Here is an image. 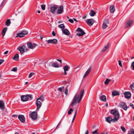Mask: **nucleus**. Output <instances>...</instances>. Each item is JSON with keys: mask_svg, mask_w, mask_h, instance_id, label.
Returning <instances> with one entry per match:
<instances>
[{"mask_svg": "<svg viewBox=\"0 0 134 134\" xmlns=\"http://www.w3.org/2000/svg\"><path fill=\"white\" fill-rule=\"evenodd\" d=\"M63 9V6L62 5L60 6L59 7L58 9L57 10V13L58 14H61L62 13Z\"/></svg>", "mask_w": 134, "mask_h": 134, "instance_id": "18", "label": "nucleus"}, {"mask_svg": "<svg viewBox=\"0 0 134 134\" xmlns=\"http://www.w3.org/2000/svg\"><path fill=\"white\" fill-rule=\"evenodd\" d=\"M100 99L101 101L105 102L107 101L106 97L105 95L102 96L100 98Z\"/></svg>", "mask_w": 134, "mask_h": 134, "instance_id": "21", "label": "nucleus"}, {"mask_svg": "<svg viewBox=\"0 0 134 134\" xmlns=\"http://www.w3.org/2000/svg\"><path fill=\"white\" fill-rule=\"evenodd\" d=\"M120 107L125 110H126L127 109V107L126 104L124 102H121L120 104Z\"/></svg>", "mask_w": 134, "mask_h": 134, "instance_id": "6", "label": "nucleus"}, {"mask_svg": "<svg viewBox=\"0 0 134 134\" xmlns=\"http://www.w3.org/2000/svg\"><path fill=\"white\" fill-rule=\"evenodd\" d=\"M17 70V68L16 67H14L11 70L13 71H15Z\"/></svg>", "mask_w": 134, "mask_h": 134, "instance_id": "43", "label": "nucleus"}, {"mask_svg": "<svg viewBox=\"0 0 134 134\" xmlns=\"http://www.w3.org/2000/svg\"><path fill=\"white\" fill-rule=\"evenodd\" d=\"M52 66L53 67L55 68H58L59 67V66L58 64L56 63H54L52 65Z\"/></svg>", "mask_w": 134, "mask_h": 134, "instance_id": "33", "label": "nucleus"}, {"mask_svg": "<svg viewBox=\"0 0 134 134\" xmlns=\"http://www.w3.org/2000/svg\"><path fill=\"white\" fill-rule=\"evenodd\" d=\"M8 52H9V51H6L4 53V54H7L8 53Z\"/></svg>", "mask_w": 134, "mask_h": 134, "instance_id": "55", "label": "nucleus"}, {"mask_svg": "<svg viewBox=\"0 0 134 134\" xmlns=\"http://www.w3.org/2000/svg\"><path fill=\"white\" fill-rule=\"evenodd\" d=\"M4 62V60L0 59V65L1 64Z\"/></svg>", "mask_w": 134, "mask_h": 134, "instance_id": "50", "label": "nucleus"}, {"mask_svg": "<svg viewBox=\"0 0 134 134\" xmlns=\"http://www.w3.org/2000/svg\"><path fill=\"white\" fill-rule=\"evenodd\" d=\"M29 98L31 99L32 98V96L31 95L27 94L26 95H22L21 96V100L23 102H25L28 100Z\"/></svg>", "mask_w": 134, "mask_h": 134, "instance_id": "3", "label": "nucleus"}, {"mask_svg": "<svg viewBox=\"0 0 134 134\" xmlns=\"http://www.w3.org/2000/svg\"><path fill=\"white\" fill-rule=\"evenodd\" d=\"M69 66L66 65L64 66V75H65L67 74V73L66 72V71H67L69 69Z\"/></svg>", "mask_w": 134, "mask_h": 134, "instance_id": "23", "label": "nucleus"}, {"mask_svg": "<svg viewBox=\"0 0 134 134\" xmlns=\"http://www.w3.org/2000/svg\"><path fill=\"white\" fill-rule=\"evenodd\" d=\"M121 128L123 132H126V130L125 129V127H124L122 126H121Z\"/></svg>", "mask_w": 134, "mask_h": 134, "instance_id": "38", "label": "nucleus"}, {"mask_svg": "<svg viewBox=\"0 0 134 134\" xmlns=\"http://www.w3.org/2000/svg\"><path fill=\"white\" fill-rule=\"evenodd\" d=\"M52 35L53 36H55L56 35V34L54 32V31H53L52 32Z\"/></svg>", "mask_w": 134, "mask_h": 134, "instance_id": "53", "label": "nucleus"}, {"mask_svg": "<svg viewBox=\"0 0 134 134\" xmlns=\"http://www.w3.org/2000/svg\"><path fill=\"white\" fill-rule=\"evenodd\" d=\"M119 65L121 67H122V63L121 61L120 60L119 61Z\"/></svg>", "mask_w": 134, "mask_h": 134, "instance_id": "46", "label": "nucleus"}, {"mask_svg": "<svg viewBox=\"0 0 134 134\" xmlns=\"http://www.w3.org/2000/svg\"><path fill=\"white\" fill-rule=\"evenodd\" d=\"M63 34L66 35H69L70 34V33L69 30L67 29H65L62 30Z\"/></svg>", "mask_w": 134, "mask_h": 134, "instance_id": "19", "label": "nucleus"}, {"mask_svg": "<svg viewBox=\"0 0 134 134\" xmlns=\"http://www.w3.org/2000/svg\"><path fill=\"white\" fill-rule=\"evenodd\" d=\"M30 116L32 118L35 120L37 119V113L36 112H32L31 113Z\"/></svg>", "mask_w": 134, "mask_h": 134, "instance_id": "8", "label": "nucleus"}, {"mask_svg": "<svg viewBox=\"0 0 134 134\" xmlns=\"http://www.w3.org/2000/svg\"><path fill=\"white\" fill-rule=\"evenodd\" d=\"M64 87H59L58 88V90L59 91L61 92H63L64 90Z\"/></svg>", "mask_w": 134, "mask_h": 134, "instance_id": "35", "label": "nucleus"}, {"mask_svg": "<svg viewBox=\"0 0 134 134\" xmlns=\"http://www.w3.org/2000/svg\"><path fill=\"white\" fill-rule=\"evenodd\" d=\"M84 90H82L80 95H77L74 97L73 101L71 104V106H74L77 103H79L84 93Z\"/></svg>", "mask_w": 134, "mask_h": 134, "instance_id": "1", "label": "nucleus"}, {"mask_svg": "<svg viewBox=\"0 0 134 134\" xmlns=\"http://www.w3.org/2000/svg\"><path fill=\"white\" fill-rule=\"evenodd\" d=\"M75 118L74 117H73L72 120V122H73V121H74L75 120Z\"/></svg>", "mask_w": 134, "mask_h": 134, "instance_id": "61", "label": "nucleus"}, {"mask_svg": "<svg viewBox=\"0 0 134 134\" xmlns=\"http://www.w3.org/2000/svg\"><path fill=\"white\" fill-rule=\"evenodd\" d=\"M131 132L128 134H134V130L133 129H131Z\"/></svg>", "mask_w": 134, "mask_h": 134, "instance_id": "45", "label": "nucleus"}, {"mask_svg": "<svg viewBox=\"0 0 134 134\" xmlns=\"http://www.w3.org/2000/svg\"><path fill=\"white\" fill-rule=\"evenodd\" d=\"M93 134H98V133L97 132V130H95L93 132Z\"/></svg>", "mask_w": 134, "mask_h": 134, "instance_id": "52", "label": "nucleus"}, {"mask_svg": "<svg viewBox=\"0 0 134 134\" xmlns=\"http://www.w3.org/2000/svg\"><path fill=\"white\" fill-rule=\"evenodd\" d=\"M47 66H52V64H51V63H49L47 64Z\"/></svg>", "mask_w": 134, "mask_h": 134, "instance_id": "54", "label": "nucleus"}, {"mask_svg": "<svg viewBox=\"0 0 134 134\" xmlns=\"http://www.w3.org/2000/svg\"><path fill=\"white\" fill-rule=\"evenodd\" d=\"M107 24H109V21L108 20H106L105 21V23Z\"/></svg>", "mask_w": 134, "mask_h": 134, "instance_id": "47", "label": "nucleus"}, {"mask_svg": "<svg viewBox=\"0 0 134 134\" xmlns=\"http://www.w3.org/2000/svg\"><path fill=\"white\" fill-rule=\"evenodd\" d=\"M37 12L38 13H40L41 12L39 10H37Z\"/></svg>", "mask_w": 134, "mask_h": 134, "instance_id": "63", "label": "nucleus"}, {"mask_svg": "<svg viewBox=\"0 0 134 134\" xmlns=\"http://www.w3.org/2000/svg\"><path fill=\"white\" fill-rule=\"evenodd\" d=\"M115 121L114 119V118L112 119L110 116L107 117L106 119V121L109 123H110L111 121L113 122H116Z\"/></svg>", "mask_w": 134, "mask_h": 134, "instance_id": "10", "label": "nucleus"}, {"mask_svg": "<svg viewBox=\"0 0 134 134\" xmlns=\"http://www.w3.org/2000/svg\"><path fill=\"white\" fill-rule=\"evenodd\" d=\"M69 21L70 23H73L74 22L73 20L71 19H69Z\"/></svg>", "mask_w": 134, "mask_h": 134, "instance_id": "51", "label": "nucleus"}, {"mask_svg": "<svg viewBox=\"0 0 134 134\" xmlns=\"http://www.w3.org/2000/svg\"><path fill=\"white\" fill-rule=\"evenodd\" d=\"M115 10V8L114 6L113 5H111L110 7V10L111 13H113L114 12Z\"/></svg>", "mask_w": 134, "mask_h": 134, "instance_id": "26", "label": "nucleus"}, {"mask_svg": "<svg viewBox=\"0 0 134 134\" xmlns=\"http://www.w3.org/2000/svg\"><path fill=\"white\" fill-rule=\"evenodd\" d=\"M119 92L116 91H114L112 93V95L114 96L119 95Z\"/></svg>", "mask_w": 134, "mask_h": 134, "instance_id": "30", "label": "nucleus"}, {"mask_svg": "<svg viewBox=\"0 0 134 134\" xmlns=\"http://www.w3.org/2000/svg\"><path fill=\"white\" fill-rule=\"evenodd\" d=\"M85 34V33L83 31L82 32H77V33L76 34L79 36H83Z\"/></svg>", "mask_w": 134, "mask_h": 134, "instance_id": "24", "label": "nucleus"}, {"mask_svg": "<svg viewBox=\"0 0 134 134\" xmlns=\"http://www.w3.org/2000/svg\"><path fill=\"white\" fill-rule=\"evenodd\" d=\"M8 28L7 27H5L2 31V35L3 36H4L5 34L6 31H7Z\"/></svg>", "mask_w": 134, "mask_h": 134, "instance_id": "28", "label": "nucleus"}, {"mask_svg": "<svg viewBox=\"0 0 134 134\" xmlns=\"http://www.w3.org/2000/svg\"><path fill=\"white\" fill-rule=\"evenodd\" d=\"M57 60L59 62H60V63H62V61L61 60H60V59H58Z\"/></svg>", "mask_w": 134, "mask_h": 134, "instance_id": "59", "label": "nucleus"}, {"mask_svg": "<svg viewBox=\"0 0 134 134\" xmlns=\"http://www.w3.org/2000/svg\"><path fill=\"white\" fill-rule=\"evenodd\" d=\"M73 111V110L72 108L70 109L69 110L68 114H70L71 113V112Z\"/></svg>", "mask_w": 134, "mask_h": 134, "instance_id": "39", "label": "nucleus"}, {"mask_svg": "<svg viewBox=\"0 0 134 134\" xmlns=\"http://www.w3.org/2000/svg\"><path fill=\"white\" fill-rule=\"evenodd\" d=\"M27 45L28 47L30 49L34 48L37 46V45L35 43H34L32 44L30 42L27 43Z\"/></svg>", "mask_w": 134, "mask_h": 134, "instance_id": "9", "label": "nucleus"}, {"mask_svg": "<svg viewBox=\"0 0 134 134\" xmlns=\"http://www.w3.org/2000/svg\"><path fill=\"white\" fill-rule=\"evenodd\" d=\"M96 13L93 10H91L90 13V15L91 16H94L96 14Z\"/></svg>", "mask_w": 134, "mask_h": 134, "instance_id": "25", "label": "nucleus"}, {"mask_svg": "<svg viewBox=\"0 0 134 134\" xmlns=\"http://www.w3.org/2000/svg\"><path fill=\"white\" fill-rule=\"evenodd\" d=\"M34 74L33 72H31L30 73L29 76V77L30 78Z\"/></svg>", "mask_w": 134, "mask_h": 134, "instance_id": "44", "label": "nucleus"}, {"mask_svg": "<svg viewBox=\"0 0 134 134\" xmlns=\"http://www.w3.org/2000/svg\"><path fill=\"white\" fill-rule=\"evenodd\" d=\"M58 27L61 29L62 31L65 28V26L63 24H62L59 25H58Z\"/></svg>", "mask_w": 134, "mask_h": 134, "instance_id": "31", "label": "nucleus"}, {"mask_svg": "<svg viewBox=\"0 0 134 134\" xmlns=\"http://www.w3.org/2000/svg\"><path fill=\"white\" fill-rule=\"evenodd\" d=\"M11 22L9 19H8L5 22V25L7 26H9L10 25Z\"/></svg>", "mask_w": 134, "mask_h": 134, "instance_id": "29", "label": "nucleus"}, {"mask_svg": "<svg viewBox=\"0 0 134 134\" xmlns=\"http://www.w3.org/2000/svg\"><path fill=\"white\" fill-rule=\"evenodd\" d=\"M111 81V80L109 79H107L104 82V83L106 85H107L108 84L109 82Z\"/></svg>", "mask_w": 134, "mask_h": 134, "instance_id": "34", "label": "nucleus"}, {"mask_svg": "<svg viewBox=\"0 0 134 134\" xmlns=\"http://www.w3.org/2000/svg\"><path fill=\"white\" fill-rule=\"evenodd\" d=\"M125 97L127 99L130 98L131 97V93L129 92H125L124 93Z\"/></svg>", "mask_w": 134, "mask_h": 134, "instance_id": "14", "label": "nucleus"}, {"mask_svg": "<svg viewBox=\"0 0 134 134\" xmlns=\"http://www.w3.org/2000/svg\"><path fill=\"white\" fill-rule=\"evenodd\" d=\"M5 108L4 103L3 101L0 100V109L2 110Z\"/></svg>", "mask_w": 134, "mask_h": 134, "instance_id": "15", "label": "nucleus"}, {"mask_svg": "<svg viewBox=\"0 0 134 134\" xmlns=\"http://www.w3.org/2000/svg\"><path fill=\"white\" fill-rule=\"evenodd\" d=\"M68 90L67 88L65 89L64 92V93L66 96H67L68 95Z\"/></svg>", "mask_w": 134, "mask_h": 134, "instance_id": "42", "label": "nucleus"}, {"mask_svg": "<svg viewBox=\"0 0 134 134\" xmlns=\"http://www.w3.org/2000/svg\"><path fill=\"white\" fill-rule=\"evenodd\" d=\"M133 23V21L132 20H130L129 21L126 26H125V28L126 29L130 27L131 25Z\"/></svg>", "mask_w": 134, "mask_h": 134, "instance_id": "20", "label": "nucleus"}, {"mask_svg": "<svg viewBox=\"0 0 134 134\" xmlns=\"http://www.w3.org/2000/svg\"><path fill=\"white\" fill-rule=\"evenodd\" d=\"M77 110H76L74 117L75 118L76 116V114H77Z\"/></svg>", "mask_w": 134, "mask_h": 134, "instance_id": "49", "label": "nucleus"}, {"mask_svg": "<svg viewBox=\"0 0 134 134\" xmlns=\"http://www.w3.org/2000/svg\"><path fill=\"white\" fill-rule=\"evenodd\" d=\"M46 41L48 43H53L54 44L58 42L57 40L55 39H54L52 40L50 39Z\"/></svg>", "mask_w": 134, "mask_h": 134, "instance_id": "11", "label": "nucleus"}, {"mask_svg": "<svg viewBox=\"0 0 134 134\" xmlns=\"http://www.w3.org/2000/svg\"><path fill=\"white\" fill-rule=\"evenodd\" d=\"M88 134V130H87L85 134Z\"/></svg>", "mask_w": 134, "mask_h": 134, "instance_id": "60", "label": "nucleus"}, {"mask_svg": "<svg viewBox=\"0 0 134 134\" xmlns=\"http://www.w3.org/2000/svg\"><path fill=\"white\" fill-rule=\"evenodd\" d=\"M17 115H12V116L13 117H17Z\"/></svg>", "mask_w": 134, "mask_h": 134, "instance_id": "57", "label": "nucleus"}, {"mask_svg": "<svg viewBox=\"0 0 134 134\" xmlns=\"http://www.w3.org/2000/svg\"><path fill=\"white\" fill-rule=\"evenodd\" d=\"M18 118L21 122L24 123L25 122V118L23 115H19L18 116Z\"/></svg>", "mask_w": 134, "mask_h": 134, "instance_id": "13", "label": "nucleus"}, {"mask_svg": "<svg viewBox=\"0 0 134 134\" xmlns=\"http://www.w3.org/2000/svg\"><path fill=\"white\" fill-rule=\"evenodd\" d=\"M13 59H14L15 61H17L19 60V55L18 54H16L12 58Z\"/></svg>", "mask_w": 134, "mask_h": 134, "instance_id": "22", "label": "nucleus"}, {"mask_svg": "<svg viewBox=\"0 0 134 134\" xmlns=\"http://www.w3.org/2000/svg\"><path fill=\"white\" fill-rule=\"evenodd\" d=\"M131 89L133 90H134V83H133L132 85H131L130 86Z\"/></svg>", "mask_w": 134, "mask_h": 134, "instance_id": "40", "label": "nucleus"}, {"mask_svg": "<svg viewBox=\"0 0 134 134\" xmlns=\"http://www.w3.org/2000/svg\"><path fill=\"white\" fill-rule=\"evenodd\" d=\"M28 32L27 31L24 30L21 32L17 34V35L16 36V38L19 37H24L26 35H27Z\"/></svg>", "mask_w": 134, "mask_h": 134, "instance_id": "4", "label": "nucleus"}, {"mask_svg": "<svg viewBox=\"0 0 134 134\" xmlns=\"http://www.w3.org/2000/svg\"><path fill=\"white\" fill-rule=\"evenodd\" d=\"M36 104L37 106L36 110L38 111L40 108L41 106L42 103L40 101H38V100H37Z\"/></svg>", "mask_w": 134, "mask_h": 134, "instance_id": "12", "label": "nucleus"}, {"mask_svg": "<svg viewBox=\"0 0 134 134\" xmlns=\"http://www.w3.org/2000/svg\"><path fill=\"white\" fill-rule=\"evenodd\" d=\"M76 31H77L81 32H82V31H83L80 28L78 27Z\"/></svg>", "mask_w": 134, "mask_h": 134, "instance_id": "41", "label": "nucleus"}, {"mask_svg": "<svg viewBox=\"0 0 134 134\" xmlns=\"http://www.w3.org/2000/svg\"><path fill=\"white\" fill-rule=\"evenodd\" d=\"M94 22V20L92 19H87L86 21L87 24L89 26L92 25Z\"/></svg>", "mask_w": 134, "mask_h": 134, "instance_id": "7", "label": "nucleus"}, {"mask_svg": "<svg viewBox=\"0 0 134 134\" xmlns=\"http://www.w3.org/2000/svg\"><path fill=\"white\" fill-rule=\"evenodd\" d=\"M131 66L133 68V69L134 70V61L132 63Z\"/></svg>", "mask_w": 134, "mask_h": 134, "instance_id": "48", "label": "nucleus"}, {"mask_svg": "<svg viewBox=\"0 0 134 134\" xmlns=\"http://www.w3.org/2000/svg\"><path fill=\"white\" fill-rule=\"evenodd\" d=\"M111 113L114 116V119L115 120V121H117L120 116L119 112L116 110L114 109L111 111Z\"/></svg>", "mask_w": 134, "mask_h": 134, "instance_id": "2", "label": "nucleus"}, {"mask_svg": "<svg viewBox=\"0 0 134 134\" xmlns=\"http://www.w3.org/2000/svg\"><path fill=\"white\" fill-rule=\"evenodd\" d=\"M109 46L108 45L105 46L104 48L101 50V52H104L106 51L107 49L109 48Z\"/></svg>", "mask_w": 134, "mask_h": 134, "instance_id": "27", "label": "nucleus"}, {"mask_svg": "<svg viewBox=\"0 0 134 134\" xmlns=\"http://www.w3.org/2000/svg\"><path fill=\"white\" fill-rule=\"evenodd\" d=\"M44 98L42 96H41L40 97L38 98L37 100H38V101H39V100H41L42 102L43 101Z\"/></svg>", "mask_w": 134, "mask_h": 134, "instance_id": "36", "label": "nucleus"}, {"mask_svg": "<svg viewBox=\"0 0 134 134\" xmlns=\"http://www.w3.org/2000/svg\"><path fill=\"white\" fill-rule=\"evenodd\" d=\"M108 27L107 24H106L105 23H103L102 25V29H106Z\"/></svg>", "mask_w": 134, "mask_h": 134, "instance_id": "32", "label": "nucleus"}, {"mask_svg": "<svg viewBox=\"0 0 134 134\" xmlns=\"http://www.w3.org/2000/svg\"><path fill=\"white\" fill-rule=\"evenodd\" d=\"M18 50L21 54L23 53L24 52H27V48L24 45L19 47L18 48Z\"/></svg>", "mask_w": 134, "mask_h": 134, "instance_id": "5", "label": "nucleus"}, {"mask_svg": "<svg viewBox=\"0 0 134 134\" xmlns=\"http://www.w3.org/2000/svg\"><path fill=\"white\" fill-rule=\"evenodd\" d=\"M62 21H58V24H59V23H62Z\"/></svg>", "mask_w": 134, "mask_h": 134, "instance_id": "62", "label": "nucleus"}, {"mask_svg": "<svg viewBox=\"0 0 134 134\" xmlns=\"http://www.w3.org/2000/svg\"><path fill=\"white\" fill-rule=\"evenodd\" d=\"M58 8V7L57 6L55 5L53 7L51 8V11L52 13H55L56 12Z\"/></svg>", "mask_w": 134, "mask_h": 134, "instance_id": "17", "label": "nucleus"}, {"mask_svg": "<svg viewBox=\"0 0 134 134\" xmlns=\"http://www.w3.org/2000/svg\"><path fill=\"white\" fill-rule=\"evenodd\" d=\"M92 69V68L91 66H90L87 70L86 71L84 75H83V78H85L89 74L90 72H91Z\"/></svg>", "mask_w": 134, "mask_h": 134, "instance_id": "16", "label": "nucleus"}, {"mask_svg": "<svg viewBox=\"0 0 134 134\" xmlns=\"http://www.w3.org/2000/svg\"><path fill=\"white\" fill-rule=\"evenodd\" d=\"M41 7L42 9L43 10H44L45 9L46 5L44 4H42L41 5Z\"/></svg>", "mask_w": 134, "mask_h": 134, "instance_id": "37", "label": "nucleus"}, {"mask_svg": "<svg viewBox=\"0 0 134 134\" xmlns=\"http://www.w3.org/2000/svg\"><path fill=\"white\" fill-rule=\"evenodd\" d=\"M130 105L131 107H132L134 105L132 103H130Z\"/></svg>", "mask_w": 134, "mask_h": 134, "instance_id": "56", "label": "nucleus"}, {"mask_svg": "<svg viewBox=\"0 0 134 134\" xmlns=\"http://www.w3.org/2000/svg\"><path fill=\"white\" fill-rule=\"evenodd\" d=\"M87 17V15H85L84 16H83L82 18L83 19H84L86 18Z\"/></svg>", "mask_w": 134, "mask_h": 134, "instance_id": "58", "label": "nucleus"}, {"mask_svg": "<svg viewBox=\"0 0 134 134\" xmlns=\"http://www.w3.org/2000/svg\"><path fill=\"white\" fill-rule=\"evenodd\" d=\"M74 19V20L75 21H76V22H77V21H77V20H76V19H75V18H74V19Z\"/></svg>", "mask_w": 134, "mask_h": 134, "instance_id": "64", "label": "nucleus"}]
</instances>
